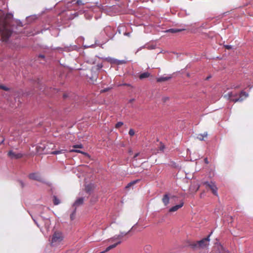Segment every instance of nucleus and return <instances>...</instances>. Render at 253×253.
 Returning a JSON list of instances; mask_svg holds the SVG:
<instances>
[{"mask_svg":"<svg viewBox=\"0 0 253 253\" xmlns=\"http://www.w3.org/2000/svg\"><path fill=\"white\" fill-rule=\"evenodd\" d=\"M13 15L10 13L4 15L0 10V34L2 41H6L14 31Z\"/></svg>","mask_w":253,"mask_h":253,"instance_id":"obj_1","label":"nucleus"},{"mask_svg":"<svg viewBox=\"0 0 253 253\" xmlns=\"http://www.w3.org/2000/svg\"><path fill=\"white\" fill-rule=\"evenodd\" d=\"M102 67L103 65L101 63L98 64L97 65L93 66L91 70L89 71L91 76H89L87 74L86 76L91 82H94V81H96L98 77V73L97 71L100 70Z\"/></svg>","mask_w":253,"mask_h":253,"instance_id":"obj_2","label":"nucleus"},{"mask_svg":"<svg viewBox=\"0 0 253 253\" xmlns=\"http://www.w3.org/2000/svg\"><path fill=\"white\" fill-rule=\"evenodd\" d=\"M210 235L211 234H210L207 237L205 238L192 245L193 248L202 249L206 248L209 244Z\"/></svg>","mask_w":253,"mask_h":253,"instance_id":"obj_3","label":"nucleus"},{"mask_svg":"<svg viewBox=\"0 0 253 253\" xmlns=\"http://www.w3.org/2000/svg\"><path fill=\"white\" fill-rule=\"evenodd\" d=\"M236 96L237 94L233 95L232 93L229 94L230 101L234 102H241L248 96V94L244 91H242L239 94V97H235Z\"/></svg>","mask_w":253,"mask_h":253,"instance_id":"obj_4","label":"nucleus"},{"mask_svg":"<svg viewBox=\"0 0 253 253\" xmlns=\"http://www.w3.org/2000/svg\"><path fill=\"white\" fill-rule=\"evenodd\" d=\"M63 239V235L61 232H55L52 235L51 244L54 246L59 244Z\"/></svg>","mask_w":253,"mask_h":253,"instance_id":"obj_5","label":"nucleus"},{"mask_svg":"<svg viewBox=\"0 0 253 253\" xmlns=\"http://www.w3.org/2000/svg\"><path fill=\"white\" fill-rule=\"evenodd\" d=\"M203 184L206 186L207 189H210L213 195L217 196V188L214 182L206 181L203 182Z\"/></svg>","mask_w":253,"mask_h":253,"instance_id":"obj_6","label":"nucleus"},{"mask_svg":"<svg viewBox=\"0 0 253 253\" xmlns=\"http://www.w3.org/2000/svg\"><path fill=\"white\" fill-rule=\"evenodd\" d=\"M29 179L36 180L39 182H43V180L39 172H33L30 173L28 175Z\"/></svg>","mask_w":253,"mask_h":253,"instance_id":"obj_7","label":"nucleus"},{"mask_svg":"<svg viewBox=\"0 0 253 253\" xmlns=\"http://www.w3.org/2000/svg\"><path fill=\"white\" fill-rule=\"evenodd\" d=\"M7 155L11 159H18L21 158L23 156V155L22 153H16L11 150L9 151L8 152Z\"/></svg>","mask_w":253,"mask_h":253,"instance_id":"obj_8","label":"nucleus"},{"mask_svg":"<svg viewBox=\"0 0 253 253\" xmlns=\"http://www.w3.org/2000/svg\"><path fill=\"white\" fill-rule=\"evenodd\" d=\"M84 201V198L81 197L79 198L78 199L76 200L75 203H74L73 207L74 208H76L77 209V207L81 206L83 204Z\"/></svg>","mask_w":253,"mask_h":253,"instance_id":"obj_9","label":"nucleus"},{"mask_svg":"<svg viewBox=\"0 0 253 253\" xmlns=\"http://www.w3.org/2000/svg\"><path fill=\"white\" fill-rule=\"evenodd\" d=\"M95 188V186L93 184L89 183L86 185L85 187V191L87 193H90Z\"/></svg>","mask_w":253,"mask_h":253,"instance_id":"obj_10","label":"nucleus"},{"mask_svg":"<svg viewBox=\"0 0 253 253\" xmlns=\"http://www.w3.org/2000/svg\"><path fill=\"white\" fill-rule=\"evenodd\" d=\"M184 205V203L183 202H181L179 205H176L175 206H173L171 207L169 210V211L171 212H174L177 211L179 209L183 207Z\"/></svg>","mask_w":253,"mask_h":253,"instance_id":"obj_11","label":"nucleus"},{"mask_svg":"<svg viewBox=\"0 0 253 253\" xmlns=\"http://www.w3.org/2000/svg\"><path fill=\"white\" fill-rule=\"evenodd\" d=\"M169 201V198L168 194H165L164 195L163 198H162V202L164 203L165 206H167Z\"/></svg>","mask_w":253,"mask_h":253,"instance_id":"obj_12","label":"nucleus"},{"mask_svg":"<svg viewBox=\"0 0 253 253\" xmlns=\"http://www.w3.org/2000/svg\"><path fill=\"white\" fill-rule=\"evenodd\" d=\"M208 136V133L207 132H204L203 134H199L197 135V138L198 139L201 141L204 140V138L207 137Z\"/></svg>","mask_w":253,"mask_h":253,"instance_id":"obj_13","label":"nucleus"},{"mask_svg":"<svg viewBox=\"0 0 253 253\" xmlns=\"http://www.w3.org/2000/svg\"><path fill=\"white\" fill-rule=\"evenodd\" d=\"M171 77H160L157 79V82H165L169 80L170 79H171Z\"/></svg>","mask_w":253,"mask_h":253,"instance_id":"obj_14","label":"nucleus"},{"mask_svg":"<svg viewBox=\"0 0 253 253\" xmlns=\"http://www.w3.org/2000/svg\"><path fill=\"white\" fill-rule=\"evenodd\" d=\"M67 150L66 149H60L59 150L52 151V152H50V154H53V155H57V154H59L64 153Z\"/></svg>","mask_w":253,"mask_h":253,"instance_id":"obj_15","label":"nucleus"},{"mask_svg":"<svg viewBox=\"0 0 253 253\" xmlns=\"http://www.w3.org/2000/svg\"><path fill=\"white\" fill-rule=\"evenodd\" d=\"M150 74L148 72H144L142 74H141L139 76V78L140 79L142 80L145 78H148L150 76Z\"/></svg>","mask_w":253,"mask_h":253,"instance_id":"obj_16","label":"nucleus"},{"mask_svg":"<svg viewBox=\"0 0 253 253\" xmlns=\"http://www.w3.org/2000/svg\"><path fill=\"white\" fill-rule=\"evenodd\" d=\"M139 181V180L137 179V180H134V181H132L129 182L126 186V188L128 189V188H130L131 186H132L134 185V184H135L136 183H137Z\"/></svg>","mask_w":253,"mask_h":253,"instance_id":"obj_17","label":"nucleus"},{"mask_svg":"<svg viewBox=\"0 0 253 253\" xmlns=\"http://www.w3.org/2000/svg\"><path fill=\"white\" fill-rule=\"evenodd\" d=\"M184 30V29H169V30H167L168 32H170L172 33H175L177 32H181L182 31Z\"/></svg>","mask_w":253,"mask_h":253,"instance_id":"obj_18","label":"nucleus"},{"mask_svg":"<svg viewBox=\"0 0 253 253\" xmlns=\"http://www.w3.org/2000/svg\"><path fill=\"white\" fill-rule=\"evenodd\" d=\"M53 201L54 205H57L59 204H60V200L55 196H53Z\"/></svg>","mask_w":253,"mask_h":253,"instance_id":"obj_19","label":"nucleus"},{"mask_svg":"<svg viewBox=\"0 0 253 253\" xmlns=\"http://www.w3.org/2000/svg\"><path fill=\"white\" fill-rule=\"evenodd\" d=\"M218 249L219 250V253H229L227 251H226L221 246H219L218 247Z\"/></svg>","mask_w":253,"mask_h":253,"instance_id":"obj_20","label":"nucleus"},{"mask_svg":"<svg viewBox=\"0 0 253 253\" xmlns=\"http://www.w3.org/2000/svg\"><path fill=\"white\" fill-rule=\"evenodd\" d=\"M129 232V231H128L126 233H123V232H121V234L120 235H119L116 238L117 239H119V240H120L124 236L126 235L127 234V233Z\"/></svg>","mask_w":253,"mask_h":253,"instance_id":"obj_21","label":"nucleus"},{"mask_svg":"<svg viewBox=\"0 0 253 253\" xmlns=\"http://www.w3.org/2000/svg\"><path fill=\"white\" fill-rule=\"evenodd\" d=\"M152 250V247L150 245H146L144 247V250L146 252H149Z\"/></svg>","mask_w":253,"mask_h":253,"instance_id":"obj_22","label":"nucleus"},{"mask_svg":"<svg viewBox=\"0 0 253 253\" xmlns=\"http://www.w3.org/2000/svg\"><path fill=\"white\" fill-rule=\"evenodd\" d=\"M76 208H74V210L73 212L72 213V214L70 215V218L72 220H74L76 214Z\"/></svg>","mask_w":253,"mask_h":253,"instance_id":"obj_23","label":"nucleus"},{"mask_svg":"<svg viewBox=\"0 0 253 253\" xmlns=\"http://www.w3.org/2000/svg\"><path fill=\"white\" fill-rule=\"evenodd\" d=\"M0 89H1L5 91H8L9 90V88L5 86H4L3 84H0Z\"/></svg>","mask_w":253,"mask_h":253,"instance_id":"obj_24","label":"nucleus"},{"mask_svg":"<svg viewBox=\"0 0 253 253\" xmlns=\"http://www.w3.org/2000/svg\"><path fill=\"white\" fill-rule=\"evenodd\" d=\"M123 125V123L121 122H119L116 124L115 127H116V128H118L122 126Z\"/></svg>","mask_w":253,"mask_h":253,"instance_id":"obj_25","label":"nucleus"},{"mask_svg":"<svg viewBox=\"0 0 253 253\" xmlns=\"http://www.w3.org/2000/svg\"><path fill=\"white\" fill-rule=\"evenodd\" d=\"M128 134L130 136H132L135 134V131L133 129H130L128 132Z\"/></svg>","mask_w":253,"mask_h":253,"instance_id":"obj_26","label":"nucleus"},{"mask_svg":"<svg viewBox=\"0 0 253 253\" xmlns=\"http://www.w3.org/2000/svg\"><path fill=\"white\" fill-rule=\"evenodd\" d=\"M165 148V145L162 143H160V146L159 147V150L161 151H163Z\"/></svg>","mask_w":253,"mask_h":253,"instance_id":"obj_27","label":"nucleus"},{"mask_svg":"<svg viewBox=\"0 0 253 253\" xmlns=\"http://www.w3.org/2000/svg\"><path fill=\"white\" fill-rule=\"evenodd\" d=\"M76 3L78 5H84V3L82 0H76Z\"/></svg>","mask_w":253,"mask_h":253,"instance_id":"obj_28","label":"nucleus"},{"mask_svg":"<svg viewBox=\"0 0 253 253\" xmlns=\"http://www.w3.org/2000/svg\"><path fill=\"white\" fill-rule=\"evenodd\" d=\"M73 147L75 148H83V146L82 144L75 145Z\"/></svg>","mask_w":253,"mask_h":253,"instance_id":"obj_29","label":"nucleus"},{"mask_svg":"<svg viewBox=\"0 0 253 253\" xmlns=\"http://www.w3.org/2000/svg\"><path fill=\"white\" fill-rule=\"evenodd\" d=\"M70 152H77V153H84L82 151L79 150H75V149H73V150H70Z\"/></svg>","mask_w":253,"mask_h":253,"instance_id":"obj_30","label":"nucleus"},{"mask_svg":"<svg viewBox=\"0 0 253 253\" xmlns=\"http://www.w3.org/2000/svg\"><path fill=\"white\" fill-rule=\"evenodd\" d=\"M18 182H19L20 186L21 187V188H23L24 187L25 184H24V182L22 181L19 180Z\"/></svg>","mask_w":253,"mask_h":253,"instance_id":"obj_31","label":"nucleus"},{"mask_svg":"<svg viewBox=\"0 0 253 253\" xmlns=\"http://www.w3.org/2000/svg\"><path fill=\"white\" fill-rule=\"evenodd\" d=\"M224 46L227 49H230L232 48V46L230 45H224Z\"/></svg>","mask_w":253,"mask_h":253,"instance_id":"obj_32","label":"nucleus"},{"mask_svg":"<svg viewBox=\"0 0 253 253\" xmlns=\"http://www.w3.org/2000/svg\"><path fill=\"white\" fill-rule=\"evenodd\" d=\"M109 90V88H105V89H104L103 90H102L101 91V92H106V91H107Z\"/></svg>","mask_w":253,"mask_h":253,"instance_id":"obj_33","label":"nucleus"},{"mask_svg":"<svg viewBox=\"0 0 253 253\" xmlns=\"http://www.w3.org/2000/svg\"><path fill=\"white\" fill-rule=\"evenodd\" d=\"M204 162L207 164H209V161H208V160L207 158H206L204 159Z\"/></svg>","mask_w":253,"mask_h":253,"instance_id":"obj_34","label":"nucleus"},{"mask_svg":"<svg viewBox=\"0 0 253 253\" xmlns=\"http://www.w3.org/2000/svg\"><path fill=\"white\" fill-rule=\"evenodd\" d=\"M39 58H41L43 59V58H44V55H40L39 56Z\"/></svg>","mask_w":253,"mask_h":253,"instance_id":"obj_35","label":"nucleus"},{"mask_svg":"<svg viewBox=\"0 0 253 253\" xmlns=\"http://www.w3.org/2000/svg\"><path fill=\"white\" fill-rule=\"evenodd\" d=\"M139 153L135 154V155L134 156V158H136L139 155Z\"/></svg>","mask_w":253,"mask_h":253,"instance_id":"obj_36","label":"nucleus"},{"mask_svg":"<svg viewBox=\"0 0 253 253\" xmlns=\"http://www.w3.org/2000/svg\"><path fill=\"white\" fill-rule=\"evenodd\" d=\"M210 77H208L207 78V80H208V79H210Z\"/></svg>","mask_w":253,"mask_h":253,"instance_id":"obj_37","label":"nucleus"},{"mask_svg":"<svg viewBox=\"0 0 253 253\" xmlns=\"http://www.w3.org/2000/svg\"><path fill=\"white\" fill-rule=\"evenodd\" d=\"M126 35L127 36H128L129 33H126Z\"/></svg>","mask_w":253,"mask_h":253,"instance_id":"obj_38","label":"nucleus"},{"mask_svg":"<svg viewBox=\"0 0 253 253\" xmlns=\"http://www.w3.org/2000/svg\"><path fill=\"white\" fill-rule=\"evenodd\" d=\"M64 98L66 97V95L65 94L64 95Z\"/></svg>","mask_w":253,"mask_h":253,"instance_id":"obj_39","label":"nucleus"},{"mask_svg":"<svg viewBox=\"0 0 253 253\" xmlns=\"http://www.w3.org/2000/svg\"><path fill=\"white\" fill-rule=\"evenodd\" d=\"M133 101V99H132L130 100L131 102Z\"/></svg>","mask_w":253,"mask_h":253,"instance_id":"obj_40","label":"nucleus"}]
</instances>
